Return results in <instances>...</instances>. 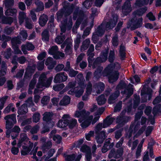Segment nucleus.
<instances>
[{
  "mask_svg": "<svg viewBox=\"0 0 161 161\" xmlns=\"http://www.w3.org/2000/svg\"><path fill=\"white\" fill-rule=\"evenodd\" d=\"M131 10L130 3L129 1L126 2L122 8V12L123 13L126 15L128 13L130 12Z\"/></svg>",
  "mask_w": 161,
  "mask_h": 161,
  "instance_id": "f3484780",
  "label": "nucleus"
},
{
  "mask_svg": "<svg viewBox=\"0 0 161 161\" xmlns=\"http://www.w3.org/2000/svg\"><path fill=\"white\" fill-rule=\"evenodd\" d=\"M142 18H140L136 22L135 28H137L141 27L142 25Z\"/></svg>",
  "mask_w": 161,
  "mask_h": 161,
  "instance_id": "052dcab7",
  "label": "nucleus"
},
{
  "mask_svg": "<svg viewBox=\"0 0 161 161\" xmlns=\"http://www.w3.org/2000/svg\"><path fill=\"white\" fill-rule=\"evenodd\" d=\"M118 19V16L116 15L113 17V19H111L109 22H108L105 25L107 30L111 29L114 27L117 22Z\"/></svg>",
  "mask_w": 161,
  "mask_h": 161,
  "instance_id": "2eb2a0df",
  "label": "nucleus"
},
{
  "mask_svg": "<svg viewBox=\"0 0 161 161\" xmlns=\"http://www.w3.org/2000/svg\"><path fill=\"white\" fill-rule=\"evenodd\" d=\"M55 152V150L54 149H50L48 153L47 156L46 157V158H48L52 156Z\"/></svg>",
  "mask_w": 161,
  "mask_h": 161,
  "instance_id": "69168bd1",
  "label": "nucleus"
},
{
  "mask_svg": "<svg viewBox=\"0 0 161 161\" xmlns=\"http://www.w3.org/2000/svg\"><path fill=\"white\" fill-rule=\"evenodd\" d=\"M104 85L103 83H100L97 85V89L98 91L97 92V93H100L104 89Z\"/></svg>",
  "mask_w": 161,
  "mask_h": 161,
  "instance_id": "72a5a7b5",
  "label": "nucleus"
},
{
  "mask_svg": "<svg viewBox=\"0 0 161 161\" xmlns=\"http://www.w3.org/2000/svg\"><path fill=\"white\" fill-rule=\"evenodd\" d=\"M47 20V16L45 15L41 16L39 19V24L41 26H44L46 23Z\"/></svg>",
  "mask_w": 161,
  "mask_h": 161,
  "instance_id": "a878e982",
  "label": "nucleus"
},
{
  "mask_svg": "<svg viewBox=\"0 0 161 161\" xmlns=\"http://www.w3.org/2000/svg\"><path fill=\"white\" fill-rule=\"evenodd\" d=\"M77 124V120L75 119H72L70 121L68 120V125L70 128H73Z\"/></svg>",
  "mask_w": 161,
  "mask_h": 161,
  "instance_id": "473e14b6",
  "label": "nucleus"
},
{
  "mask_svg": "<svg viewBox=\"0 0 161 161\" xmlns=\"http://www.w3.org/2000/svg\"><path fill=\"white\" fill-rule=\"evenodd\" d=\"M7 96H5L4 97H3L0 99V102L1 103V105H0V110L2 109L4 107V104L5 103L7 99Z\"/></svg>",
  "mask_w": 161,
  "mask_h": 161,
  "instance_id": "79ce46f5",
  "label": "nucleus"
},
{
  "mask_svg": "<svg viewBox=\"0 0 161 161\" xmlns=\"http://www.w3.org/2000/svg\"><path fill=\"white\" fill-rule=\"evenodd\" d=\"M42 36L43 40H48V37L47 35V31H44L42 32Z\"/></svg>",
  "mask_w": 161,
  "mask_h": 161,
  "instance_id": "0e129e2a",
  "label": "nucleus"
},
{
  "mask_svg": "<svg viewBox=\"0 0 161 161\" xmlns=\"http://www.w3.org/2000/svg\"><path fill=\"white\" fill-rule=\"evenodd\" d=\"M5 119L6 120V127L7 128H9V126H11L13 124L16 123V115L14 114L9 115L5 117Z\"/></svg>",
  "mask_w": 161,
  "mask_h": 161,
  "instance_id": "9d476101",
  "label": "nucleus"
},
{
  "mask_svg": "<svg viewBox=\"0 0 161 161\" xmlns=\"http://www.w3.org/2000/svg\"><path fill=\"white\" fill-rule=\"evenodd\" d=\"M123 149L122 148H119L116 152L114 150H111L110 153L108 157L110 158L114 157V158H119L121 157L123 154Z\"/></svg>",
  "mask_w": 161,
  "mask_h": 161,
  "instance_id": "f8f14e48",
  "label": "nucleus"
},
{
  "mask_svg": "<svg viewBox=\"0 0 161 161\" xmlns=\"http://www.w3.org/2000/svg\"><path fill=\"white\" fill-rule=\"evenodd\" d=\"M118 36H114L112 40V43L114 47L117 46L118 45Z\"/></svg>",
  "mask_w": 161,
  "mask_h": 161,
  "instance_id": "603ef678",
  "label": "nucleus"
},
{
  "mask_svg": "<svg viewBox=\"0 0 161 161\" xmlns=\"http://www.w3.org/2000/svg\"><path fill=\"white\" fill-rule=\"evenodd\" d=\"M14 105L13 104L10 103L5 108L3 112L5 114L8 113L10 110L12 112L14 111Z\"/></svg>",
  "mask_w": 161,
  "mask_h": 161,
  "instance_id": "c756f323",
  "label": "nucleus"
},
{
  "mask_svg": "<svg viewBox=\"0 0 161 161\" xmlns=\"http://www.w3.org/2000/svg\"><path fill=\"white\" fill-rule=\"evenodd\" d=\"M67 79V76L64 73H61L57 74L55 76L54 82L55 83H58L60 82L64 81Z\"/></svg>",
  "mask_w": 161,
  "mask_h": 161,
  "instance_id": "ddd939ff",
  "label": "nucleus"
},
{
  "mask_svg": "<svg viewBox=\"0 0 161 161\" xmlns=\"http://www.w3.org/2000/svg\"><path fill=\"white\" fill-rule=\"evenodd\" d=\"M22 145L23 149L21 151V153L23 155L27 154L30 152L33 146V143H30L25 133L21 135L20 139L18 144V146L19 147Z\"/></svg>",
  "mask_w": 161,
  "mask_h": 161,
  "instance_id": "7ed1b4c3",
  "label": "nucleus"
},
{
  "mask_svg": "<svg viewBox=\"0 0 161 161\" xmlns=\"http://www.w3.org/2000/svg\"><path fill=\"white\" fill-rule=\"evenodd\" d=\"M149 0H137L136 3L137 5L140 6L141 5H145L147 4Z\"/></svg>",
  "mask_w": 161,
  "mask_h": 161,
  "instance_id": "ea45409f",
  "label": "nucleus"
},
{
  "mask_svg": "<svg viewBox=\"0 0 161 161\" xmlns=\"http://www.w3.org/2000/svg\"><path fill=\"white\" fill-rule=\"evenodd\" d=\"M94 135V132L92 131H90V132L86 135V139L87 140H90V138Z\"/></svg>",
  "mask_w": 161,
  "mask_h": 161,
  "instance_id": "338daca9",
  "label": "nucleus"
},
{
  "mask_svg": "<svg viewBox=\"0 0 161 161\" xmlns=\"http://www.w3.org/2000/svg\"><path fill=\"white\" fill-rule=\"evenodd\" d=\"M119 73L117 71L111 73V74L108 76L109 82L113 83L116 81L118 78Z\"/></svg>",
  "mask_w": 161,
  "mask_h": 161,
  "instance_id": "a211bd4d",
  "label": "nucleus"
},
{
  "mask_svg": "<svg viewBox=\"0 0 161 161\" xmlns=\"http://www.w3.org/2000/svg\"><path fill=\"white\" fill-rule=\"evenodd\" d=\"M147 16L150 20L154 21L155 20V16L151 12L147 14Z\"/></svg>",
  "mask_w": 161,
  "mask_h": 161,
  "instance_id": "13d9d810",
  "label": "nucleus"
},
{
  "mask_svg": "<svg viewBox=\"0 0 161 161\" xmlns=\"http://www.w3.org/2000/svg\"><path fill=\"white\" fill-rule=\"evenodd\" d=\"M64 53L58 52L56 55L54 56V58L56 59H58L60 58H63L64 57Z\"/></svg>",
  "mask_w": 161,
  "mask_h": 161,
  "instance_id": "e2e57ef3",
  "label": "nucleus"
},
{
  "mask_svg": "<svg viewBox=\"0 0 161 161\" xmlns=\"http://www.w3.org/2000/svg\"><path fill=\"white\" fill-rule=\"evenodd\" d=\"M65 39L64 36H58L55 39V42L58 44L62 43Z\"/></svg>",
  "mask_w": 161,
  "mask_h": 161,
  "instance_id": "49530a36",
  "label": "nucleus"
},
{
  "mask_svg": "<svg viewBox=\"0 0 161 161\" xmlns=\"http://www.w3.org/2000/svg\"><path fill=\"white\" fill-rule=\"evenodd\" d=\"M58 47L57 46H53L49 49L48 53L50 54L53 55L54 56L57 54L58 52Z\"/></svg>",
  "mask_w": 161,
  "mask_h": 161,
  "instance_id": "bb28decb",
  "label": "nucleus"
},
{
  "mask_svg": "<svg viewBox=\"0 0 161 161\" xmlns=\"http://www.w3.org/2000/svg\"><path fill=\"white\" fill-rule=\"evenodd\" d=\"M36 77L37 75H35L34 78L30 83L29 85V93H31V90L32 89L34 88V85L35 83H36V80L35 79V78Z\"/></svg>",
  "mask_w": 161,
  "mask_h": 161,
  "instance_id": "7c9ffc66",
  "label": "nucleus"
},
{
  "mask_svg": "<svg viewBox=\"0 0 161 161\" xmlns=\"http://www.w3.org/2000/svg\"><path fill=\"white\" fill-rule=\"evenodd\" d=\"M134 80L136 83H138L140 81V78L137 75H135L133 78H130V82L132 84H135Z\"/></svg>",
  "mask_w": 161,
  "mask_h": 161,
  "instance_id": "c03bdc74",
  "label": "nucleus"
},
{
  "mask_svg": "<svg viewBox=\"0 0 161 161\" xmlns=\"http://www.w3.org/2000/svg\"><path fill=\"white\" fill-rule=\"evenodd\" d=\"M70 118V115L68 114L64 115L62 117V119L60 120L58 123V126L60 128H63L68 125V119Z\"/></svg>",
  "mask_w": 161,
  "mask_h": 161,
  "instance_id": "1a4fd4ad",
  "label": "nucleus"
},
{
  "mask_svg": "<svg viewBox=\"0 0 161 161\" xmlns=\"http://www.w3.org/2000/svg\"><path fill=\"white\" fill-rule=\"evenodd\" d=\"M81 157L80 155H79L75 158L74 154L72 155H67L65 156V159L67 161H71L72 160L75 161H79Z\"/></svg>",
  "mask_w": 161,
  "mask_h": 161,
  "instance_id": "aec40b11",
  "label": "nucleus"
},
{
  "mask_svg": "<svg viewBox=\"0 0 161 161\" xmlns=\"http://www.w3.org/2000/svg\"><path fill=\"white\" fill-rule=\"evenodd\" d=\"M64 86V85L63 84H61L54 86L53 88L55 91H59L63 88Z\"/></svg>",
  "mask_w": 161,
  "mask_h": 161,
  "instance_id": "58836bf2",
  "label": "nucleus"
},
{
  "mask_svg": "<svg viewBox=\"0 0 161 161\" xmlns=\"http://www.w3.org/2000/svg\"><path fill=\"white\" fill-rule=\"evenodd\" d=\"M80 23V22L79 19H77L76 21L75 25H74L73 28V31L75 33H76V29L77 28Z\"/></svg>",
  "mask_w": 161,
  "mask_h": 161,
  "instance_id": "de8ad7c7",
  "label": "nucleus"
},
{
  "mask_svg": "<svg viewBox=\"0 0 161 161\" xmlns=\"http://www.w3.org/2000/svg\"><path fill=\"white\" fill-rule=\"evenodd\" d=\"M133 86L132 85L130 84L129 86V87L130 88L129 89H127V95L130 96L133 93V88H132Z\"/></svg>",
  "mask_w": 161,
  "mask_h": 161,
  "instance_id": "4d7b16f0",
  "label": "nucleus"
},
{
  "mask_svg": "<svg viewBox=\"0 0 161 161\" xmlns=\"http://www.w3.org/2000/svg\"><path fill=\"white\" fill-rule=\"evenodd\" d=\"M92 84L90 83H89L86 87V93L87 94H90L92 91Z\"/></svg>",
  "mask_w": 161,
  "mask_h": 161,
  "instance_id": "6e6d98bb",
  "label": "nucleus"
},
{
  "mask_svg": "<svg viewBox=\"0 0 161 161\" xmlns=\"http://www.w3.org/2000/svg\"><path fill=\"white\" fill-rule=\"evenodd\" d=\"M50 100V97L47 96H44L42 98L41 102L43 105H47Z\"/></svg>",
  "mask_w": 161,
  "mask_h": 161,
  "instance_id": "c9c22d12",
  "label": "nucleus"
},
{
  "mask_svg": "<svg viewBox=\"0 0 161 161\" xmlns=\"http://www.w3.org/2000/svg\"><path fill=\"white\" fill-rule=\"evenodd\" d=\"M40 114L39 113H35L33 117V121L36 123L38 122L40 119Z\"/></svg>",
  "mask_w": 161,
  "mask_h": 161,
  "instance_id": "37998d69",
  "label": "nucleus"
},
{
  "mask_svg": "<svg viewBox=\"0 0 161 161\" xmlns=\"http://www.w3.org/2000/svg\"><path fill=\"white\" fill-rule=\"evenodd\" d=\"M40 89H38L37 88L35 90L34 93L35 95L34 97V101L35 103H37L38 102L40 99V97L37 94L40 93Z\"/></svg>",
  "mask_w": 161,
  "mask_h": 161,
  "instance_id": "c85d7f7f",
  "label": "nucleus"
},
{
  "mask_svg": "<svg viewBox=\"0 0 161 161\" xmlns=\"http://www.w3.org/2000/svg\"><path fill=\"white\" fill-rule=\"evenodd\" d=\"M26 17L25 14L24 12H21L19 14V22L21 24L24 21V19Z\"/></svg>",
  "mask_w": 161,
  "mask_h": 161,
  "instance_id": "4c0bfd02",
  "label": "nucleus"
},
{
  "mask_svg": "<svg viewBox=\"0 0 161 161\" xmlns=\"http://www.w3.org/2000/svg\"><path fill=\"white\" fill-rule=\"evenodd\" d=\"M23 30V29L21 30L20 34L22 37L23 40H25L26 39L27 36V34L26 31Z\"/></svg>",
  "mask_w": 161,
  "mask_h": 161,
  "instance_id": "8fccbe9b",
  "label": "nucleus"
},
{
  "mask_svg": "<svg viewBox=\"0 0 161 161\" xmlns=\"http://www.w3.org/2000/svg\"><path fill=\"white\" fill-rule=\"evenodd\" d=\"M6 67L4 64H2V71H0V77L6 74Z\"/></svg>",
  "mask_w": 161,
  "mask_h": 161,
  "instance_id": "5fc2aeb1",
  "label": "nucleus"
},
{
  "mask_svg": "<svg viewBox=\"0 0 161 161\" xmlns=\"http://www.w3.org/2000/svg\"><path fill=\"white\" fill-rule=\"evenodd\" d=\"M161 102V96H159L157 97L153 101V103L154 105H155Z\"/></svg>",
  "mask_w": 161,
  "mask_h": 161,
  "instance_id": "774afa93",
  "label": "nucleus"
},
{
  "mask_svg": "<svg viewBox=\"0 0 161 161\" xmlns=\"http://www.w3.org/2000/svg\"><path fill=\"white\" fill-rule=\"evenodd\" d=\"M70 98L68 96H64L60 103V104L62 105L65 106L69 104Z\"/></svg>",
  "mask_w": 161,
  "mask_h": 161,
  "instance_id": "b1692460",
  "label": "nucleus"
},
{
  "mask_svg": "<svg viewBox=\"0 0 161 161\" xmlns=\"http://www.w3.org/2000/svg\"><path fill=\"white\" fill-rule=\"evenodd\" d=\"M106 138L105 132L103 131H102L99 136L96 137V140L97 142L99 143H102L104 139Z\"/></svg>",
  "mask_w": 161,
  "mask_h": 161,
  "instance_id": "4be33fe9",
  "label": "nucleus"
},
{
  "mask_svg": "<svg viewBox=\"0 0 161 161\" xmlns=\"http://www.w3.org/2000/svg\"><path fill=\"white\" fill-rule=\"evenodd\" d=\"M67 13H65L64 14L65 17H67V20L62 21L60 25L61 31L64 33L65 31V27H67L69 29L71 28L72 26V22L71 18L69 16H67Z\"/></svg>",
  "mask_w": 161,
  "mask_h": 161,
  "instance_id": "423d86ee",
  "label": "nucleus"
},
{
  "mask_svg": "<svg viewBox=\"0 0 161 161\" xmlns=\"http://www.w3.org/2000/svg\"><path fill=\"white\" fill-rule=\"evenodd\" d=\"M69 42L68 44L67 45L65 50V52L68 54H70L72 52V50L70 48V46L71 43V40L70 39H69Z\"/></svg>",
  "mask_w": 161,
  "mask_h": 161,
  "instance_id": "f704fd0d",
  "label": "nucleus"
},
{
  "mask_svg": "<svg viewBox=\"0 0 161 161\" xmlns=\"http://www.w3.org/2000/svg\"><path fill=\"white\" fill-rule=\"evenodd\" d=\"M147 10V8H141L140 10L134 13L135 15L141 16Z\"/></svg>",
  "mask_w": 161,
  "mask_h": 161,
  "instance_id": "a19ab883",
  "label": "nucleus"
},
{
  "mask_svg": "<svg viewBox=\"0 0 161 161\" xmlns=\"http://www.w3.org/2000/svg\"><path fill=\"white\" fill-rule=\"evenodd\" d=\"M11 49L9 48L8 49L7 52H4L3 55L6 58L8 59L9 58L11 54Z\"/></svg>",
  "mask_w": 161,
  "mask_h": 161,
  "instance_id": "864d4df0",
  "label": "nucleus"
},
{
  "mask_svg": "<svg viewBox=\"0 0 161 161\" xmlns=\"http://www.w3.org/2000/svg\"><path fill=\"white\" fill-rule=\"evenodd\" d=\"M80 151L86 153V157L87 160L88 161L91 158L90 148L86 146H83L80 148Z\"/></svg>",
  "mask_w": 161,
  "mask_h": 161,
  "instance_id": "dca6fc26",
  "label": "nucleus"
},
{
  "mask_svg": "<svg viewBox=\"0 0 161 161\" xmlns=\"http://www.w3.org/2000/svg\"><path fill=\"white\" fill-rule=\"evenodd\" d=\"M26 102V103L23 104L18 109V113L19 114H26L28 111L27 107L32 106L34 105L31 97L29 98Z\"/></svg>",
  "mask_w": 161,
  "mask_h": 161,
  "instance_id": "39448f33",
  "label": "nucleus"
},
{
  "mask_svg": "<svg viewBox=\"0 0 161 161\" xmlns=\"http://www.w3.org/2000/svg\"><path fill=\"white\" fill-rule=\"evenodd\" d=\"M119 91L116 92L115 94H113L110 97L108 100V103H114V100L119 96Z\"/></svg>",
  "mask_w": 161,
  "mask_h": 161,
  "instance_id": "393cba45",
  "label": "nucleus"
},
{
  "mask_svg": "<svg viewBox=\"0 0 161 161\" xmlns=\"http://www.w3.org/2000/svg\"><path fill=\"white\" fill-rule=\"evenodd\" d=\"M137 126H136L134 128V131L133 132V133L134 134H135L134 135V138L137 137L138 136L141 134L144 130L145 127V126H143L139 130L138 132L137 133H136L135 130L137 127Z\"/></svg>",
  "mask_w": 161,
  "mask_h": 161,
  "instance_id": "cd10ccee",
  "label": "nucleus"
},
{
  "mask_svg": "<svg viewBox=\"0 0 161 161\" xmlns=\"http://www.w3.org/2000/svg\"><path fill=\"white\" fill-rule=\"evenodd\" d=\"M114 52L113 51H110L108 58L109 61L110 62H112L113 61L114 59Z\"/></svg>",
  "mask_w": 161,
  "mask_h": 161,
  "instance_id": "680f3d73",
  "label": "nucleus"
},
{
  "mask_svg": "<svg viewBox=\"0 0 161 161\" xmlns=\"http://www.w3.org/2000/svg\"><path fill=\"white\" fill-rule=\"evenodd\" d=\"M97 100L99 105H101L104 104L106 101V99L104 95H102L99 96L97 99Z\"/></svg>",
  "mask_w": 161,
  "mask_h": 161,
  "instance_id": "5701e85b",
  "label": "nucleus"
},
{
  "mask_svg": "<svg viewBox=\"0 0 161 161\" xmlns=\"http://www.w3.org/2000/svg\"><path fill=\"white\" fill-rule=\"evenodd\" d=\"M53 139L57 143H60L61 140V137L58 135H55L53 136Z\"/></svg>",
  "mask_w": 161,
  "mask_h": 161,
  "instance_id": "3c124183",
  "label": "nucleus"
},
{
  "mask_svg": "<svg viewBox=\"0 0 161 161\" xmlns=\"http://www.w3.org/2000/svg\"><path fill=\"white\" fill-rule=\"evenodd\" d=\"M34 48V46L31 43H27L25 46L23 45L22 46V50L25 54L27 53L25 49L28 50H33Z\"/></svg>",
  "mask_w": 161,
  "mask_h": 161,
  "instance_id": "412c9836",
  "label": "nucleus"
},
{
  "mask_svg": "<svg viewBox=\"0 0 161 161\" xmlns=\"http://www.w3.org/2000/svg\"><path fill=\"white\" fill-rule=\"evenodd\" d=\"M125 47L121 45L120 47L119 53L122 58H124L125 56Z\"/></svg>",
  "mask_w": 161,
  "mask_h": 161,
  "instance_id": "e433bc0d",
  "label": "nucleus"
},
{
  "mask_svg": "<svg viewBox=\"0 0 161 161\" xmlns=\"http://www.w3.org/2000/svg\"><path fill=\"white\" fill-rule=\"evenodd\" d=\"M20 39L18 37L14 38L11 40L12 47L14 50V52L16 54H20L21 53V52L19 50L16 45L17 44L20 43Z\"/></svg>",
  "mask_w": 161,
  "mask_h": 161,
  "instance_id": "9b49d317",
  "label": "nucleus"
},
{
  "mask_svg": "<svg viewBox=\"0 0 161 161\" xmlns=\"http://www.w3.org/2000/svg\"><path fill=\"white\" fill-rule=\"evenodd\" d=\"M56 62L53 60V58H51L49 57L48 58L45 62V64L47 66L49 69H52L56 64Z\"/></svg>",
  "mask_w": 161,
  "mask_h": 161,
  "instance_id": "6ab92c4d",
  "label": "nucleus"
},
{
  "mask_svg": "<svg viewBox=\"0 0 161 161\" xmlns=\"http://www.w3.org/2000/svg\"><path fill=\"white\" fill-rule=\"evenodd\" d=\"M100 112L96 114L93 119V116L90 115V113L85 110L81 111H76L74 114V117L79 118L78 121L80 123V126L82 128H85L88 127L92 123L95 124L98 119L99 115H101L104 110L103 108L100 109Z\"/></svg>",
  "mask_w": 161,
  "mask_h": 161,
  "instance_id": "f257e3e1",
  "label": "nucleus"
},
{
  "mask_svg": "<svg viewBox=\"0 0 161 161\" xmlns=\"http://www.w3.org/2000/svg\"><path fill=\"white\" fill-rule=\"evenodd\" d=\"M114 119L113 118H107L104 120L103 123H100L97 126L96 130V131H99L101 130L102 128H105L107 127L110 125L114 121Z\"/></svg>",
  "mask_w": 161,
  "mask_h": 161,
  "instance_id": "6e6552de",
  "label": "nucleus"
},
{
  "mask_svg": "<svg viewBox=\"0 0 161 161\" xmlns=\"http://www.w3.org/2000/svg\"><path fill=\"white\" fill-rule=\"evenodd\" d=\"M35 3L37 6L36 9V10L34 9L31 11V15L34 21H36L37 19L35 12L40 11L44 9V4L42 2L38 1L36 2Z\"/></svg>",
  "mask_w": 161,
  "mask_h": 161,
  "instance_id": "0eeeda50",
  "label": "nucleus"
},
{
  "mask_svg": "<svg viewBox=\"0 0 161 161\" xmlns=\"http://www.w3.org/2000/svg\"><path fill=\"white\" fill-rule=\"evenodd\" d=\"M69 71V76L71 77H74L78 73L77 71H75L73 69H70Z\"/></svg>",
  "mask_w": 161,
  "mask_h": 161,
  "instance_id": "bf43d9fd",
  "label": "nucleus"
},
{
  "mask_svg": "<svg viewBox=\"0 0 161 161\" xmlns=\"http://www.w3.org/2000/svg\"><path fill=\"white\" fill-rule=\"evenodd\" d=\"M35 69V68L34 67V69H33V70H31L30 67H28L26 70V72L25 75V78H26L28 75H31V73L33 72Z\"/></svg>",
  "mask_w": 161,
  "mask_h": 161,
  "instance_id": "a18cd8bd",
  "label": "nucleus"
},
{
  "mask_svg": "<svg viewBox=\"0 0 161 161\" xmlns=\"http://www.w3.org/2000/svg\"><path fill=\"white\" fill-rule=\"evenodd\" d=\"M17 12V10L15 9L8 8L7 9L5 12L6 15H13Z\"/></svg>",
  "mask_w": 161,
  "mask_h": 161,
  "instance_id": "2f4dec72",
  "label": "nucleus"
},
{
  "mask_svg": "<svg viewBox=\"0 0 161 161\" xmlns=\"http://www.w3.org/2000/svg\"><path fill=\"white\" fill-rule=\"evenodd\" d=\"M92 3L91 1L87 0L83 3V5L86 8H88L91 6Z\"/></svg>",
  "mask_w": 161,
  "mask_h": 161,
  "instance_id": "09e8293b",
  "label": "nucleus"
},
{
  "mask_svg": "<svg viewBox=\"0 0 161 161\" xmlns=\"http://www.w3.org/2000/svg\"><path fill=\"white\" fill-rule=\"evenodd\" d=\"M52 115L53 113L50 112H46L43 114V119L44 121H46L48 125L50 127H52L54 125L53 123H51L50 121Z\"/></svg>",
  "mask_w": 161,
  "mask_h": 161,
  "instance_id": "4468645a",
  "label": "nucleus"
},
{
  "mask_svg": "<svg viewBox=\"0 0 161 161\" xmlns=\"http://www.w3.org/2000/svg\"><path fill=\"white\" fill-rule=\"evenodd\" d=\"M75 84L74 83L69 82L67 86L65 87L64 90H63V92L62 91L60 92V94L63 93L66 91L69 90L68 94H69L73 95L75 94L76 97H80L84 92V85L83 83H81L79 84L78 86L75 87Z\"/></svg>",
  "mask_w": 161,
  "mask_h": 161,
  "instance_id": "f03ea898",
  "label": "nucleus"
},
{
  "mask_svg": "<svg viewBox=\"0 0 161 161\" xmlns=\"http://www.w3.org/2000/svg\"><path fill=\"white\" fill-rule=\"evenodd\" d=\"M53 79V77L47 79L46 74H42L39 77V81L37 85V88L40 89V90L42 91L44 89V87H49L51 84Z\"/></svg>",
  "mask_w": 161,
  "mask_h": 161,
  "instance_id": "20e7f679",
  "label": "nucleus"
}]
</instances>
